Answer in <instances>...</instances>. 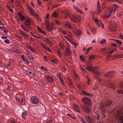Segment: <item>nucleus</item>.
<instances>
[{
    "label": "nucleus",
    "instance_id": "f257e3e1",
    "mask_svg": "<svg viewBox=\"0 0 123 123\" xmlns=\"http://www.w3.org/2000/svg\"><path fill=\"white\" fill-rule=\"evenodd\" d=\"M63 16L65 15V17L68 16L69 18L73 22L76 23L78 21L80 20V19L78 16L75 15H71L68 12H63L62 14Z\"/></svg>",
    "mask_w": 123,
    "mask_h": 123
},
{
    "label": "nucleus",
    "instance_id": "f03ea898",
    "mask_svg": "<svg viewBox=\"0 0 123 123\" xmlns=\"http://www.w3.org/2000/svg\"><path fill=\"white\" fill-rule=\"evenodd\" d=\"M112 12V10L109 8H106L104 17L105 18H108L111 15Z\"/></svg>",
    "mask_w": 123,
    "mask_h": 123
},
{
    "label": "nucleus",
    "instance_id": "7ed1b4c3",
    "mask_svg": "<svg viewBox=\"0 0 123 123\" xmlns=\"http://www.w3.org/2000/svg\"><path fill=\"white\" fill-rule=\"evenodd\" d=\"M116 22L114 21H111L110 26L109 27V30L111 32H116V30L117 26Z\"/></svg>",
    "mask_w": 123,
    "mask_h": 123
},
{
    "label": "nucleus",
    "instance_id": "20e7f679",
    "mask_svg": "<svg viewBox=\"0 0 123 123\" xmlns=\"http://www.w3.org/2000/svg\"><path fill=\"white\" fill-rule=\"evenodd\" d=\"M121 113V111L120 110H119L117 113V116L115 117L117 120H120L122 123H123V116L122 115Z\"/></svg>",
    "mask_w": 123,
    "mask_h": 123
},
{
    "label": "nucleus",
    "instance_id": "39448f33",
    "mask_svg": "<svg viewBox=\"0 0 123 123\" xmlns=\"http://www.w3.org/2000/svg\"><path fill=\"white\" fill-rule=\"evenodd\" d=\"M112 102L111 101L109 102L106 103V104L103 105H101L100 106V109H101V111L102 113V115H103V117L104 118H105V114L103 113L105 111V110L104 108L105 106H109L111 104Z\"/></svg>",
    "mask_w": 123,
    "mask_h": 123
},
{
    "label": "nucleus",
    "instance_id": "423d86ee",
    "mask_svg": "<svg viewBox=\"0 0 123 123\" xmlns=\"http://www.w3.org/2000/svg\"><path fill=\"white\" fill-rule=\"evenodd\" d=\"M30 100L31 103L34 104H38L39 100L38 98L35 96H33L30 98Z\"/></svg>",
    "mask_w": 123,
    "mask_h": 123
},
{
    "label": "nucleus",
    "instance_id": "0eeeda50",
    "mask_svg": "<svg viewBox=\"0 0 123 123\" xmlns=\"http://www.w3.org/2000/svg\"><path fill=\"white\" fill-rule=\"evenodd\" d=\"M46 29L47 31H50L53 28V24L52 23L50 24L49 22H46Z\"/></svg>",
    "mask_w": 123,
    "mask_h": 123
},
{
    "label": "nucleus",
    "instance_id": "6e6552de",
    "mask_svg": "<svg viewBox=\"0 0 123 123\" xmlns=\"http://www.w3.org/2000/svg\"><path fill=\"white\" fill-rule=\"evenodd\" d=\"M29 9L31 15L35 17L39 18V16L38 14L31 7H29Z\"/></svg>",
    "mask_w": 123,
    "mask_h": 123
},
{
    "label": "nucleus",
    "instance_id": "1a4fd4ad",
    "mask_svg": "<svg viewBox=\"0 0 123 123\" xmlns=\"http://www.w3.org/2000/svg\"><path fill=\"white\" fill-rule=\"evenodd\" d=\"M46 80L50 83H52L54 81V80L53 77L49 75H46L44 76Z\"/></svg>",
    "mask_w": 123,
    "mask_h": 123
},
{
    "label": "nucleus",
    "instance_id": "9d476101",
    "mask_svg": "<svg viewBox=\"0 0 123 123\" xmlns=\"http://www.w3.org/2000/svg\"><path fill=\"white\" fill-rule=\"evenodd\" d=\"M82 102L85 104L90 106L91 105V102L90 99L88 98L85 97L82 99Z\"/></svg>",
    "mask_w": 123,
    "mask_h": 123
},
{
    "label": "nucleus",
    "instance_id": "9b49d317",
    "mask_svg": "<svg viewBox=\"0 0 123 123\" xmlns=\"http://www.w3.org/2000/svg\"><path fill=\"white\" fill-rule=\"evenodd\" d=\"M32 20L31 18L30 19L27 18L25 19V24L27 26H29L31 25V23L32 22Z\"/></svg>",
    "mask_w": 123,
    "mask_h": 123
},
{
    "label": "nucleus",
    "instance_id": "f8f14e48",
    "mask_svg": "<svg viewBox=\"0 0 123 123\" xmlns=\"http://www.w3.org/2000/svg\"><path fill=\"white\" fill-rule=\"evenodd\" d=\"M95 21L96 24L98 25V26L99 27H100V25L102 27V28L103 29L104 28V25L103 24L101 20H100L99 21L97 19H95Z\"/></svg>",
    "mask_w": 123,
    "mask_h": 123
},
{
    "label": "nucleus",
    "instance_id": "ddd939ff",
    "mask_svg": "<svg viewBox=\"0 0 123 123\" xmlns=\"http://www.w3.org/2000/svg\"><path fill=\"white\" fill-rule=\"evenodd\" d=\"M86 68L88 70L93 71V72L97 75H99V73L98 72L93 71V69H92V65H90L89 66L86 67Z\"/></svg>",
    "mask_w": 123,
    "mask_h": 123
},
{
    "label": "nucleus",
    "instance_id": "4468645a",
    "mask_svg": "<svg viewBox=\"0 0 123 123\" xmlns=\"http://www.w3.org/2000/svg\"><path fill=\"white\" fill-rule=\"evenodd\" d=\"M82 108L87 113H89L91 111V109L87 107L84 106L82 107Z\"/></svg>",
    "mask_w": 123,
    "mask_h": 123
},
{
    "label": "nucleus",
    "instance_id": "2eb2a0df",
    "mask_svg": "<svg viewBox=\"0 0 123 123\" xmlns=\"http://www.w3.org/2000/svg\"><path fill=\"white\" fill-rule=\"evenodd\" d=\"M24 62L25 63L28 64L29 63V61L28 59L24 55H22L21 56Z\"/></svg>",
    "mask_w": 123,
    "mask_h": 123
},
{
    "label": "nucleus",
    "instance_id": "dca6fc26",
    "mask_svg": "<svg viewBox=\"0 0 123 123\" xmlns=\"http://www.w3.org/2000/svg\"><path fill=\"white\" fill-rule=\"evenodd\" d=\"M72 31L74 33L78 36L81 35L82 33L81 31L79 30H74Z\"/></svg>",
    "mask_w": 123,
    "mask_h": 123
},
{
    "label": "nucleus",
    "instance_id": "f3484780",
    "mask_svg": "<svg viewBox=\"0 0 123 123\" xmlns=\"http://www.w3.org/2000/svg\"><path fill=\"white\" fill-rule=\"evenodd\" d=\"M73 109L76 111L79 112L80 109L79 106L76 104H74L73 106Z\"/></svg>",
    "mask_w": 123,
    "mask_h": 123
},
{
    "label": "nucleus",
    "instance_id": "a211bd4d",
    "mask_svg": "<svg viewBox=\"0 0 123 123\" xmlns=\"http://www.w3.org/2000/svg\"><path fill=\"white\" fill-rule=\"evenodd\" d=\"M119 8V6L116 4H114L113 5L112 8H110L112 10V11L115 12V10Z\"/></svg>",
    "mask_w": 123,
    "mask_h": 123
},
{
    "label": "nucleus",
    "instance_id": "6ab92c4d",
    "mask_svg": "<svg viewBox=\"0 0 123 123\" xmlns=\"http://www.w3.org/2000/svg\"><path fill=\"white\" fill-rule=\"evenodd\" d=\"M73 8L74 10L77 11V12H80L81 14H82L83 13V12L82 11L79 9L77 7L75 6H73Z\"/></svg>",
    "mask_w": 123,
    "mask_h": 123
},
{
    "label": "nucleus",
    "instance_id": "aec40b11",
    "mask_svg": "<svg viewBox=\"0 0 123 123\" xmlns=\"http://www.w3.org/2000/svg\"><path fill=\"white\" fill-rule=\"evenodd\" d=\"M21 116L22 119L25 120L27 116V112H23Z\"/></svg>",
    "mask_w": 123,
    "mask_h": 123
},
{
    "label": "nucleus",
    "instance_id": "412c9836",
    "mask_svg": "<svg viewBox=\"0 0 123 123\" xmlns=\"http://www.w3.org/2000/svg\"><path fill=\"white\" fill-rule=\"evenodd\" d=\"M97 11L99 13L101 11V8L100 6L99 2L98 1L97 4Z\"/></svg>",
    "mask_w": 123,
    "mask_h": 123
},
{
    "label": "nucleus",
    "instance_id": "4be33fe9",
    "mask_svg": "<svg viewBox=\"0 0 123 123\" xmlns=\"http://www.w3.org/2000/svg\"><path fill=\"white\" fill-rule=\"evenodd\" d=\"M65 25L66 27H68L69 29H74L72 25L70 23H67Z\"/></svg>",
    "mask_w": 123,
    "mask_h": 123
},
{
    "label": "nucleus",
    "instance_id": "5701e85b",
    "mask_svg": "<svg viewBox=\"0 0 123 123\" xmlns=\"http://www.w3.org/2000/svg\"><path fill=\"white\" fill-rule=\"evenodd\" d=\"M71 52L69 49H67L66 50L65 54L67 55H71Z\"/></svg>",
    "mask_w": 123,
    "mask_h": 123
},
{
    "label": "nucleus",
    "instance_id": "b1692460",
    "mask_svg": "<svg viewBox=\"0 0 123 123\" xmlns=\"http://www.w3.org/2000/svg\"><path fill=\"white\" fill-rule=\"evenodd\" d=\"M68 36H65L64 37L68 41L70 42L71 44L74 45V44L75 43L74 42L71 40L70 38H68Z\"/></svg>",
    "mask_w": 123,
    "mask_h": 123
},
{
    "label": "nucleus",
    "instance_id": "393cba45",
    "mask_svg": "<svg viewBox=\"0 0 123 123\" xmlns=\"http://www.w3.org/2000/svg\"><path fill=\"white\" fill-rule=\"evenodd\" d=\"M18 15L19 16V18L22 21H23L25 19V17L20 13H18Z\"/></svg>",
    "mask_w": 123,
    "mask_h": 123
},
{
    "label": "nucleus",
    "instance_id": "a878e982",
    "mask_svg": "<svg viewBox=\"0 0 123 123\" xmlns=\"http://www.w3.org/2000/svg\"><path fill=\"white\" fill-rule=\"evenodd\" d=\"M56 53L59 57H61L62 56V54L61 51L57 50L56 51Z\"/></svg>",
    "mask_w": 123,
    "mask_h": 123
},
{
    "label": "nucleus",
    "instance_id": "bb28decb",
    "mask_svg": "<svg viewBox=\"0 0 123 123\" xmlns=\"http://www.w3.org/2000/svg\"><path fill=\"white\" fill-rule=\"evenodd\" d=\"M82 92L85 95L88 96H91L92 95L90 94L89 93H87L86 92L84 91H82Z\"/></svg>",
    "mask_w": 123,
    "mask_h": 123
},
{
    "label": "nucleus",
    "instance_id": "cd10ccee",
    "mask_svg": "<svg viewBox=\"0 0 123 123\" xmlns=\"http://www.w3.org/2000/svg\"><path fill=\"white\" fill-rule=\"evenodd\" d=\"M44 42H45L47 44H48L50 45H51V43L49 42V40L47 39H45L44 40Z\"/></svg>",
    "mask_w": 123,
    "mask_h": 123
},
{
    "label": "nucleus",
    "instance_id": "c85d7f7f",
    "mask_svg": "<svg viewBox=\"0 0 123 123\" xmlns=\"http://www.w3.org/2000/svg\"><path fill=\"white\" fill-rule=\"evenodd\" d=\"M85 117V119L87 121L90 123L91 122V119L89 116H86Z\"/></svg>",
    "mask_w": 123,
    "mask_h": 123
},
{
    "label": "nucleus",
    "instance_id": "c756f323",
    "mask_svg": "<svg viewBox=\"0 0 123 123\" xmlns=\"http://www.w3.org/2000/svg\"><path fill=\"white\" fill-rule=\"evenodd\" d=\"M114 73V72L113 71L109 72L105 74L106 76H110L112 75Z\"/></svg>",
    "mask_w": 123,
    "mask_h": 123
},
{
    "label": "nucleus",
    "instance_id": "7c9ffc66",
    "mask_svg": "<svg viewBox=\"0 0 123 123\" xmlns=\"http://www.w3.org/2000/svg\"><path fill=\"white\" fill-rule=\"evenodd\" d=\"M114 1H116L117 3L119 4H122L123 3V0H114Z\"/></svg>",
    "mask_w": 123,
    "mask_h": 123
},
{
    "label": "nucleus",
    "instance_id": "2f4dec72",
    "mask_svg": "<svg viewBox=\"0 0 123 123\" xmlns=\"http://www.w3.org/2000/svg\"><path fill=\"white\" fill-rule=\"evenodd\" d=\"M21 34L24 36V37L25 38L27 37V36L25 34V33L22 31H20V32Z\"/></svg>",
    "mask_w": 123,
    "mask_h": 123
},
{
    "label": "nucleus",
    "instance_id": "473e14b6",
    "mask_svg": "<svg viewBox=\"0 0 123 123\" xmlns=\"http://www.w3.org/2000/svg\"><path fill=\"white\" fill-rule=\"evenodd\" d=\"M86 77L87 80V84L88 85H89L90 84V81H91V80L88 76H86Z\"/></svg>",
    "mask_w": 123,
    "mask_h": 123
},
{
    "label": "nucleus",
    "instance_id": "72a5a7b5",
    "mask_svg": "<svg viewBox=\"0 0 123 123\" xmlns=\"http://www.w3.org/2000/svg\"><path fill=\"white\" fill-rule=\"evenodd\" d=\"M18 100L20 103H22L23 102V100L22 98L20 97H19L18 99Z\"/></svg>",
    "mask_w": 123,
    "mask_h": 123
},
{
    "label": "nucleus",
    "instance_id": "f704fd0d",
    "mask_svg": "<svg viewBox=\"0 0 123 123\" xmlns=\"http://www.w3.org/2000/svg\"><path fill=\"white\" fill-rule=\"evenodd\" d=\"M106 48H102L101 49V51L103 52V53H106L107 52L106 51Z\"/></svg>",
    "mask_w": 123,
    "mask_h": 123
},
{
    "label": "nucleus",
    "instance_id": "c9c22d12",
    "mask_svg": "<svg viewBox=\"0 0 123 123\" xmlns=\"http://www.w3.org/2000/svg\"><path fill=\"white\" fill-rule=\"evenodd\" d=\"M52 16L54 17H57L58 16V15L56 12H54L53 13Z\"/></svg>",
    "mask_w": 123,
    "mask_h": 123
},
{
    "label": "nucleus",
    "instance_id": "e433bc0d",
    "mask_svg": "<svg viewBox=\"0 0 123 123\" xmlns=\"http://www.w3.org/2000/svg\"><path fill=\"white\" fill-rule=\"evenodd\" d=\"M115 56L117 58H122L123 57V54H119L117 55H115Z\"/></svg>",
    "mask_w": 123,
    "mask_h": 123
},
{
    "label": "nucleus",
    "instance_id": "4c0bfd02",
    "mask_svg": "<svg viewBox=\"0 0 123 123\" xmlns=\"http://www.w3.org/2000/svg\"><path fill=\"white\" fill-rule=\"evenodd\" d=\"M91 31L93 34H94L96 32V30L95 28H93L91 29Z\"/></svg>",
    "mask_w": 123,
    "mask_h": 123
},
{
    "label": "nucleus",
    "instance_id": "58836bf2",
    "mask_svg": "<svg viewBox=\"0 0 123 123\" xmlns=\"http://www.w3.org/2000/svg\"><path fill=\"white\" fill-rule=\"evenodd\" d=\"M39 82L42 84V85L43 86H44L45 85V84L44 83V81L42 79H41L39 80Z\"/></svg>",
    "mask_w": 123,
    "mask_h": 123
},
{
    "label": "nucleus",
    "instance_id": "ea45409f",
    "mask_svg": "<svg viewBox=\"0 0 123 123\" xmlns=\"http://www.w3.org/2000/svg\"><path fill=\"white\" fill-rule=\"evenodd\" d=\"M4 41L5 43L6 44H8L10 42V41L8 39H5Z\"/></svg>",
    "mask_w": 123,
    "mask_h": 123
},
{
    "label": "nucleus",
    "instance_id": "a19ab883",
    "mask_svg": "<svg viewBox=\"0 0 123 123\" xmlns=\"http://www.w3.org/2000/svg\"><path fill=\"white\" fill-rule=\"evenodd\" d=\"M41 45L46 50L47 49V48L48 47L45 46L42 43H41Z\"/></svg>",
    "mask_w": 123,
    "mask_h": 123
},
{
    "label": "nucleus",
    "instance_id": "79ce46f5",
    "mask_svg": "<svg viewBox=\"0 0 123 123\" xmlns=\"http://www.w3.org/2000/svg\"><path fill=\"white\" fill-rule=\"evenodd\" d=\"M21 27L22 29H23L26 31H28V30L27 29L26 27H25L23 25H22L21 26Z\"/></svg>",
    "mask_w": 123,
    "mask_h": 123
},
{
    "label": "nucleus",
    "instance_id": "37998d69",
    "mask_svg": "<svg viewBox=\"0 0 123 123\" xmlns=\"http://www.w3.org/2000/svg\"><path fill=\"white\" fill-rule=\"evenodd\" d=\"M7 9L9 10V11H10L11 12H13V10L9 6H8L7 5Z\"/></svg>",
    "mask_w": 123,
    "mask_h": 123
},
{
    "label": "nucleus",
    "instance_id": "c03bdc74",
    "mask_svg": "<svg viewBox=\"0 0 123 123\" xmlns=\"http://www.w3.org/2000/svg\"><path fill=\"white\" fill-rule=\"evenodd\" d=\"M59 45L61 48L62 49L64 48V46L63 44L60 43H59Z\"/></svg>",
    "mask_w": 123,
    "mask_h": 123
},
{
    "label": "nucleus",
    "instance_id": "a18cd8bd",
    "mask_svg": "<svg viewBox=\"0 0 123 123\" xmlns=\"http://www.w3.org/2000/svg\"><path fill=\"white\" fill-rule=\"evenodd\" d=\"M116 42L119 45H121L122 44V42L121 41L118 40H116Z\"/></svg>",
    "mask_w": 123,
    "mask_h": 123
},
{
    "label": "nucleus",
    "instance_id": "49530a36",
    "mask_svg": "<svg viewBox=\"0 0 123 123\" xmlns=\"http://www.w3.org/2000/svg\"><path fill=\"white\" fill-rule=\"evenodd\" d=\"M116 50L117 49H111V50L109 52L110 54H111L114 51H116Z\"/></svg>",
    "mask_w": 123,
    "mask_h": 123
},
{
    "label": "nucleus",
    "instance_id": "de8ad7c7",
    "mask_svg": "<svg viewBox=\"0 0 123 123\" xmlns=\"http://www.w3.org/2000/svg\"><path fill=\"white\" fill-rule=\"evenodd\" d=\"M40 68L44 71H47V69L44 68L43 66H41L40 67Z\"/></svg>",
    "mask_w": 123,
    "mask_h": 123
},
{
    "label": "nucleus",
    "instance_id": "09e8293b",
    "mask_svg": "<svg viewBox=\"0 0 123 123\" xmlns=\"http://www.w3.org/2000/svg\"><path fill=\"white\" fill-rule=\"evenodd\" d=\"M49 14H47L46 17V20H45L46 22L47 21L49 22L48 20L49 19Z\"/></svg>",
    "mask_w": 123,
    "mask_h": 123
},
{
    "label": "nucleus",
    "instance_id": "8fccbe9b",
    "mask_svg": "<svg viewBox=\"0 0 123 123\" xmlns=\"http://www.w3.org/2000/svg\"><path fill=\"white\" fill-rule=\"evenodd\" d=\"M7 89L8 90L10 91H12L13 90V88L11 87L10 86H8Z\"/></svg>",
    "mask_w": 123,
    "mask_h": 123
},
{
    "label": "nucleus",
    "instance_id": "3c124183",
    "mask_svg": "<svg viewBox=\"0 0 123 123\" xmlns=\"http://www.w3.org/2000/svg\"><path fill=\"white\" fill-rule=\"evenodd\" d=\"M67 35H66V36H67L68 38V37H71L72 36V34L70 33L68 34V33H67Z\"/></svg>",
    "mask_w": 123,
    "mask_h": 123
},
{
    "label": "nucleus",
    "instance_id": "603ef678",
    "mask_svg": "<svg viewBox=\"0 0 123 123\" xmlns=\"http://www.w3.org/2000/svg\"><path fill=\"white\" fill-rule=\"evenodd\" d=\"M109 87L110 88H115L114 86V85L112 84H110L109 85Z\"/></svg>",
    "mask_w": 123,
    "mask_h": 123
},
{
    "label": "nucleus",
    "instance_id": "864d4df0",
    "mask_svg": "<svg viewBox=\"0 0 123 123\" xmlns=\"http://www.w3.org/2000/svg\"><path fill=\"white\" fill-rule=\"evenodd\" d=\"M31 49H30V50H31V51H32L33 52H35L36 50V49L35 48H31Z\"/></svg>",
    "mask_w": 123,
    "mask_h": 123
},
{
    "label": "nucleus",
    "instance_id": "5fc2aeb1",
    "mask_svg": "<svg viewBox=\"0 0 123 123\" xmlns=\"http://www.w3.org/2000/svg\"><path fill=\"white\" fill-rule=\"evenodd\" d=\"M3 28V26L2 25V23L0 21V29H2Z\"/></svg>",
    "mask_w": 123,
    "mask_h": 123
},
{
    "label": "nucleus",
    "instance_id": "6e6d98bb",
    "mask_svg": "<svg viewBox=\"0 0 123 123\" xmlns=\"http://www.w3.org/2000/svg\"><path fill=\"white\" fill-rule=\"evenodd\" d=\"M94 57H95L94 55H91L90 56L89 58L90 59H94Z\"/></svg>",
    "mask_w": 123,
    "mask_h": 123
},
{
    "label": "nucleus",
    "instance_id": "4d7b16f0",
    "mask_svg": "<svg viewBox=\"0 0 123 123\" xmlns=\"http://www.w3.org/2000/svg\"><path fill=\"white\" fill-rule=\"evenodd\" d=\"M106 41V40L105 39H103L100 42V43L103 44L105 43Z\"/></svg>",
    "mask_w": 123,
    "mask_h": 123
},
{
    "label": "nucleus",
    "instance_id": "13d9d810",
    "mask_svg": "<svg viewBox=\"0 0 123 123\" xmlns=\"http://www.w3.org/2000/svg\"><path fill=\"white\" fill-rule=\"evenodd\" d=\"M43 58L44 59L45 61L47 62H48V61L47 60V56H46L45 55H43Z\"/></svg>",
    "mask_w": 123,
    "mask_h": 123
},
{
    "label": "nucleus",
    "instance_id": "bf43d9fd",
    "mask_svg": "<svg viewBox=\"0 0 123 123\" xmlns=\"http://www.w3.org/2000/svg\"><path fill=\"white\" fill-rule=\"evenodd\" d=\"M122 91V90H117V92L119 94H121V93L122 94H123V91Z\"/></svg>",
    "mask_w": 123,
    "mask_h": 123
},
{
    "label": "nucleus",
    "instance_id": "052dcab7",
    "mask_svg": "<svg viewBox=\"0 0 123 123\" xmlns=\"http://www.w3.org/2000/svg\"><path fill=\"white\" fill-rule=\"evenodd\" d=\"M51 62H52L55 63L57 61L55 59H54L51 60Z\"/></svg>",
    "mask_w": 123,
    "mask_h": 123
},
{
    "label": "nucleus",
    "instance_id": "680f3d73",
    "mask_svg": "<svg viewBox=\"0 0 123 123\" xmlns=\"http://www.w3.org/2000/svg\"><path fill=\"white\" fill-rule=\"evenodd\" d=\"M92 49V48L91 47H89L87 48L86 51V52L87 53L89 52L90 50Z\"/></svg>",
    "mask_w": 123,
    "mask_h": 123
},
{
    "label": "nucleus",
    "instance_id": "e2e57ef3",
    "mask_svg": "<svg viewBox=\"0 0 123 123\" xmlns=\"http://www.w3.org/2000/svg\"><path fill=\"white\" fill-rule=\"evenodd\" d=\"M95 117L96 118V119L97 120H99V115L97 114H96V115H95Z\"/></svg>",
    "mask_w": 123,
    "mask_h": 123
},
{
    "label": "nucleus",
    "instance_id": "0e129e2a",
    "mask_svg": "<svg viewBox=\"0 0 123 123\" xmlns=\"http://www.w3.org/2000/svg\"><path fill=\"white\" fill-rule=\"evenodd\" d=\"M80 57L81 60L82 61H84L85 60V59L83 57V55H80Z\"/></svg>",
    "mask_w": 123,
    "mask_h": 123
},
{
    "label": "nucleus",
    "instance_id": "69168bd1",
    "mask_svg": "<svg viewBox=\"0 0 123 123\" xmlns=\"http://www.w3.org/2000/svg\"><path fill=\"white\" fill-rule=\"evenodd\" d=\"M64 34H67L68 32H67L63 30L62 32Z\"/></svg>",
    "mask_w": 123,
    "mask_h": 123
},
{
    "label": "nucleus",
    "instance_id": "338daca9",
    "mask_svg": "<svg viewBox=\"0 0 123 123\" xmlns=\"http://www.w3.org/2000/svg\"><path fill=\"white\" fill-rule=\"evenodd\" d=\"M58 31L59 32H62L63 30L61 28H59L58 29Z\"/></svg>",
    "mask_w": 123,
    "mask_h": 123
},
{
    "label": "nucleus",
    "instance_id": "774afa93",
    "mask_svg": "<svg viewBox=\"0 0 123 123\" xmlns=\"http://www.w3.org/2000/svg\"><path fill=\"white\" fill-rule=\"evenodd\" d=\"M26 71L27 73H29V74L30 75H32V72L29 71L28 70H27V69H26Z\"/></svg>",
    "mask_w": 123,
    "mask_h": 123
}]
</instances>
